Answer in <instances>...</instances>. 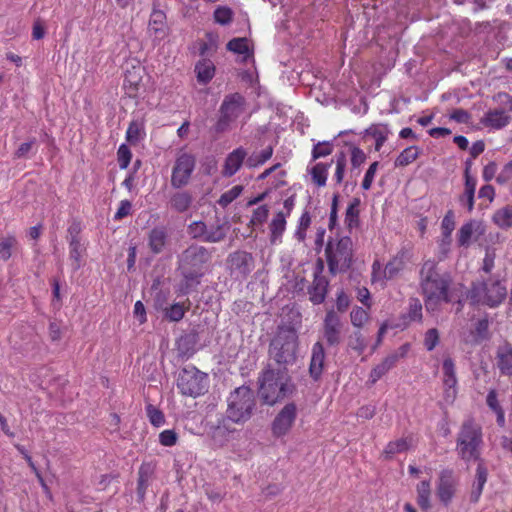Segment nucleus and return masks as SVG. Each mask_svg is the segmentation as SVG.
Returning <instances> with one entry per match:
<instances>
[{"label": "nucleus", "mask_w": 512, "mask_h": 512, "mask_svg": "<svg viewBox=\"0 0 512 512\" xmlns=\"http://www.w3.org/2000/svg\"><path fill=\"white\" fill-rule=\"evenodd\" d=\"M452 277L449 273H440L434 260H427L420 269V288L424 305L428 312L440 309L442 303H451L453 293L451 290Z\"/></svg>", "instance_id": "f257e3e1"}, {"label": "nucleus", "mask_w": 512, "mask_h": 512, "mask_svg": "<svg viewBox=\"0 0 512 512\" xmlns=\"http://www.w3.org/2000/svg\"><path fill=\"white\" fill-rule=\"evenodd\" d=\"M507 297L505 283L494 277L473 281L467 292V299L472 306L499 307Z\"/></svg>", "instance_id": "f03ea898"}, {"label": "nucleus", "mask_w": 512, "mask_h": 512, "mask_svg": "<svg viewBox=\"0 0 512 512\" xmlns=\"http://www.w3.org/2000/svg\"><path fill=\"white\" fill-rule=\"evenodd\" d=\"M483 444L482 427L469 417L460 426L456 439L458 456L465 462L480 459L481 446Z\"/></svg>", "instance_id": "7ed1b4c3"}, {"label": "nucleus", "mask_w": 512, "mask_h": 512, "mask_svg": "<svg viewBox=\"0 0 512 512\" xmlns=\"http://www.w3.org/2000/svg\"><path fill=\"white\" fill-rule=\"evenodd\" d=\"M325 257L332 275L348 271L354 257L352 239L349 236L330 237L325 246Z\"/></svg>", "instance_id": "20e7f679"}, {"label": "nucleus", "mask_w": 512, "mask_h": 512, "mask_svg": "<svg viewBox=\"0 0 512 512\" xmlns=\"http://www.w3.org/2000/svg\"><path fill=\"white\" fill-rule=\"evenodd\" d=\"M290 377L285 367L273 369L268 367L259 377V395L268 405H274L283 399L288 392Z\"/></svg>", "instance_id": "39448f33"}, {"label": "nucleus", "mask_w": 512, "mask_h": 512, "mask_svg": "<svg viewBox=\"0 0 512 512\" xmlns=\"http://www.w3.org/2000/svg\"><path fill=\"white\" fill-rule=\"evenodd\" d=\"M211 253L196 244L187 247L178 257V270L187 281H198L204 275Z\"/></svg>", "instance_id": "423d86ee"}, {"label": "nucleus", "mask_w": 512, "mask_h": 512, "mask_svg": "<svg viewBox=\"0 0 512 512\" xmlns=\"http://www.w3.org/2000/svg\"><path fill=\"white\" fill-rule=\"evenodd\" d=\"M297 334L293 328L279 327L269 345V356L286 368L296 359Z\"/></svg>", "instance_id": "0eeeda50"}, {"label": "nucleus", "mask_w": 512, "mask_h": 512, "mask_svg": "<svg viewBox=\"0 0 512 512\" xmlns=\"http://www.w3.org/2000/svg\"><path fill=\"white\" fill-rule=\"evenodd\" d=\"M255 405L254 391L248 386H240L227 398L226 416L234 423H245L251 418Z\"/></svg>", "instance_id": "6e6552de"}, {"label": "nucleus", "mask_w": 512, "mask_h": 512, "mask_svg": "<svg viewBox=\"0 0 512 512\" xmlns=\"http://www.w3.org/2000/svg\"><path fill=\"white\" fill-rule=\"evenodd\" d=\"M245 109V98L240 93L225 96L220 109L219 117L214 125L217 133H224L231 129L232 124L240 117Z\"/></svg>", "instance_id": "1a4fd4ad"}, {"label": "nucleus", "mask_w": 512, "mask_h": 512, "mask_svg": "<svg viewBox=\"0 0 512 512\" xmlns=\"http://www.w3.org/2000/svg\"><path fill=\"white\" fill-rule=\"evenodd\" d=\"M177 388L184 396L196 398L207 390V374L195 366L184 367L177 378Z\"/></svg>", "instance_id": "9d476101"}, {"label": "nucleus", "mask_w": 512, "mask_h": 512, "mask_svg": "<svg viewBox=\"0 0 512 512\" xmlns=\"http://www.w3.org/2000/svg\"><path fill=\"white\" fill-rule=\"evenodd\" d=\"M460 478L451 468L442 469L436 481V496L440 503L448 507L458 492Z\"/></svg>", "instance_id": "9b49d317"}, {"label": "nucleus", "mask_w": 512, "mask_h": 512, "mask_svg": "<svg viewBox=\"0 0 512 512\" xmlns=\"http://www.w3.org/2000/svg\"><path fill=\"white\" fill-rule=\"evenodd\" d=\"M443 398L446 403H453L458 394V378L456 365L451 357H445L442 362Z\"/></svg>", "instance_id": "f8f14e48"}, {"label": "nucleus", "mask_w": 512, "mask_h": 512, "mask_svg": "<svg viewBox=\"0 0 512 512\" xmlns=\"http://www.w3.org/2000/svg\"><path fill=\"white\" fill-rule=\"evenodd\" d=\"M297 418V406L291 402L286 404L275 416L271 424L272 435L276 438L287 435Z\"/></svg>", "instance_id": "ddd939ff"}, {"label": "nucleus", "mask_w": 512, "mask_h": 512, "mask_svg": "<svg viewBox=\"0 0 512 512\" xmlns=\"http://www.w3.org/2000/svg\"><path fill=\"white\" fill-rule=\"evenodd\" d=\"M195 168V158L191 154L183 153L175 161L172 170L171 184L175 188L185 186Z\"/></svg>", "instance_id": "4468645a"}, {"label": "nucleus", "mask_w": 512, "mask_h": 512, "mask_svg": "<svg viewBox=\"0 0 512 512\" xmlns=\"http://www.w3.org/2000/svg\"><path fill=\"white\" fill-rule=\"evenodd\" d=\"M323 269V261L319 259L312 284L308 287L309 300L315 305L323 303L328 292L329 281L322 274Z\"/></svg>", "instance_id": "2eb2a0df"}, {"label": "nucleus", "mask_w": 512, "mask_h": 512, "mask_svg": "<svg viewBox=\"0 0 512 512\" xmlns=\"http://www.w3.org/2000/svg\"><path fill=\"white\" fill-rule=\"evenodd\" d=\"M343 323L334 311H327L323 321V335L329 346H337L342 339Z\"/></svg>", "instance_id": "dca6fc26"}, {"label": "nucleus", "mask_w": 512, "mask_h": 512, "mask_svg": "<svg viewBox=\"0 0 512 512\" xmlns=\"http://www.w3.org/2000/svg\"><path fill=\"white\" fill-rule=\"evenodd\" d=\"M485 225L480 220H469L464 223L457 233V243L460 247H468L472 239L478 240L485 234Z\"/></svg>", "instance_id": "f3484780"}, {"label": "nucleus", "mask_w": 512, "mask_h": 512, "mask_svg": "<svg viewBox=\"0 0 512 512\" xmlns=\"http://www.w3.org/2000/svg\"><path fill=\"white\" fill-rule=\"evenodd\" d=\"M495 366L503 376L512 377V343L505 340L495 351Z\"/></svg>", "instance_id": "a211bd4d"}, {"label": "nucleus", "mask_w": 512, "mask_h": 512, "mask_svg": "<svg viewBox=\"0 0 512 512\" xmlns=\"http://www.w3.org/2000/svg\"><path fill=\"white\" fill-rule=\"evenodd\" d=\"M142 68L140 66H132L124 73L123 90L127 97L135 99L138 96L142 83Z\"/></svg>", "instance_id": "6ab92c4d"}, {"label": "nucleus", "mask_w": 512, "mask_h": 512, "mask_svg": "<svg viewBox=\"0 0 512 512\" xmlns=\"http://www.w3.org/2000/svg\"><path fill=\"white\" fill-rule=\"evenodd\" d=\"M246 157L247 152L243 147L234 149L225 158L221 171L222 175L224 177H231L235 175L242 167Z\"/></svg>", "instance_id": "aec40b11"}, {"label": "nucleus", "mask_w": 512, "mask_h": 512, "mask_svg": "<svg viewBox=\"0 0 512 512\" xmlns=\"http://www.w3.org/2000/svg\"><path fill=\"white\" fill-rule=\"evenodd\" d=\"M148 33L156 40H163L168 34L166 15L161 10L154 9L148 23Z\"/></svg>", "instance_id": "412c9836"}, {"label": "nucleus", "mask_w": 512, "mask_h": 512, "mask_svg": "<svg viewBox=\"0 0 512 512\" xmlns=\"http://www.w3.org/2000/svg\"><path fill=\"white\" fill-rule=\"evenodd\" d=\"M325 350L321 342H316L312 346L311 359L309 365V374L315 380H319L324 369Z\"/></svg>", "instance_id": "4be33fe9"}, {"label": "nucleus", "mask_w": 512, "mask_h": 512, "mask_svg": "<svg viewBox=\"0 0 512 512\" xmlns=\"http://www.w3.org/2000/svg\"><path fill=\"white\" fill-rule=\"evenodd\" d=\"M286 225L287 221L284 211H278L275 213L268 225L269 242L271 245H279L282 243V238L286 231Z\"/></svg>", "instance_id": "5701e85b"}, {"label": "nucleus", "mask_w": 512, "mask_h": 512, "mask_svg": "<svg viewBox=\"0 0 512 512\" xmlns=\"http://www.w3.org/2000/svg\"><path fill=\"white\" fill-rule=\"evenodd\" d=\"M147 243L153 254H160L164 251L168 243V232L166 227L157 226L148 233Z\"/></svg>", "instance_id": "b1692460"}, {"label": "nucleus", "mask_w": 512, "mask_h": 512, "mask_svg": "<svg viewBox=\"0 0 512 512\" xmlns=\"http://www.w3.org/2000/svg\"><path fill=\"white\" fill-rule=\"evenodd\" d=\"M391 130L386 123H374L367 127L364 131L366 137H371L375 141L374 149L379 152L384 143L388 140Z\"/></svg>", "instance_id": "393cba45"}, {"label": "nucleus", "mask_w": 512, "mask_h": 512, "mask_svg": "<svg viewBox=\"0 0 512 512\" xmlns=\"http://www.w3.org/2000/svg\"><path fill=\"white\" fill-rule=\"evenodd\" d=\"M511 117L505 110L493 109L485 113L481 123L493 129H502L510 123Z\"/></svg>", "instance_id": "a878e982"}, {"label": "nucleus", "mask_w": 512, "mask_h": 512, "mask_svg": "<svg viewBox=\"0 0 512 512\" xmlns=\"http://www.w3.org/2000/svg\"><path fill=\"white\" fill-rule=\"evenodd\" d=\"M69 247L71 266L74 270H77L84 264L86 257V244L79 236H73Z\"/></svg>", "instance_id": "bb28decb"}, {"label": "nucleus", "mask_w": 512, "mask_h": 512, "mask_svg": "<svg viewBox=\"0 0 512 512\" xmlns=\"http://www.w3.org/2000/svg\"><path fill=\"white\" fill-rule=\"evenodd\" d=\"M412 444V436L401 437L399 439L389 441L382 451V456L387 460L392 459L395 454L408 451L412 447Z\"/></svg>", "instance_id": "cd10ccee"}, {"label": "nucleus", "mask_w": 512, "mask_h": 512, "mask_svg": "<svg viewBox=\"0 0 512 512\" xmlns=\"http://www.w3.org/2000/svg\"><path fill=\"white\" fill-rule=\"evenodd\" d=\"M360 205L361 199L353 197L346 208L344 223L349 232L360 225Z\"/></svg>", "instance_id": "c85d7f7f"}, {"label": "nucleus", "mask_w": 512, "mask_h": 512, "mask_svg": "<svg viewBox=\"0 0 512 512\" xmlns=\"http://www.w3.org/2000/svg\"><path fill=\"white\" fill-rule=\"evenodd\" d=\"M398 362V355L391 354L385 357L381 363L376 365L370 372L369 381L375 384L382 378L389 370H391Z\"/></svg>", "instance_id": "c756f323"}, {"label": "nucleus", "mask_w": 512, "mask_h": 512, "mask_svg": "<svg viewBox=\"0 0 512 512\" xmlns=\"http://www.w3.org/2000/svg\"><path fill=\"white\" fill-rule=\"evenodd\" d=\"M197 81L202 84L209 83L215 75V65L209 58H202L195 65Z\"/></svg>", "instance_id": "7c9ffc66"}, {"label": "nucleus", "mask_w": 512, "mask_h": 512, "mask_svg": "<svg viewBox=\"0 0 512 512\" xmlns=\"http://www.w3.org/2000/svg\"><path fill=\"white\" fill-rule=\"evenodd\" d=\"M417 504L422 511L431 508V483L429 480L420 481L416 486Z\"/></svg>", "instance_id": "2f4dec72"}, {"label": "nucleus", "mask_w": 512, "mask_h": 512, "mask_svg": "<svg viewBox=\"0 0 512 512\" xmlns=\"http://www.w3.org/2000/svg\"><path fill=\"white\" fill-rule=\"evenodd\" d=\"M330 166V163L318 162L309 169L311 181L315 186L320 188L326 185Z\"/></svg>", "instance_id": "473e14b6"}, {"label": "nucleus", "mask_w": 512, "mask_h": 512, "mask_svg": "<svg viewBox=\"0 0 512 512\" xmlns=\"http://www.w3.org/2000/svg\"><path fill=\"white\" fill-rule=\"evenodd\" d=\"M486 404L489 407V409L496 414L497 424L500 427H503L505 425V411L500 405V402L498 400V394L495 389L489 390L486 396Z\"/></svg>", "instance_id": "72a5a7b5"}, {"label": "nucleus", "mask_w": 512, "mask_h": 512, "mask_svg": "<svg viewBox=\"0 0 512 512\" xmlns=\"http://www.w3.org/2000/svg\"><path fill=\"white\" fill-rule=\"evenodd\" d=\"M420 154V147L416 145L409 146L400 152V154L396 157L394 165L395 167H406L416 161Z\"/></svg>", "instance_id": "f704fd0d"}, {"label": "nucleus", "mask_w": 512, "mask_h": 512, "mask_svg": "<svg viewBox=\"0 0 512 512\" xmlns=\"http://www.w3.org/2000/svg\"><path fill=\"white\" fill-rule=\"evenodd\" d=\"M144 123L139 120H132L126 131V140L131 145H137L145 137Z\"/></svg>", "instance_id": "c9c22d12"}, {"label": "nucleus", "mask_w": 512, "mask_h": 512, "mask_svg": "<svg viewBox=\"0 0 512 512\" xmlns=\"http://www.w3.org/2000/svg\"><path fill=\"white\" fill-rule=\"evenodd\" d=\"M190 309V301L186 299L182 303H174L165 308V317L171 322H178L183 319L185 313Z\"/></svg>", "instance_id": "e433bc0d"}, {"label": "nucleus", "mask_w": 512, "mask_h": 512, "mask_svg": "<svg viewBox=\"0 0 512 512\" xmlns=\"http://www.w3.org/2000/svg\"><path fill=\"white\" fill-rule=\"evenodd\" d=\"M492 220L502 229L512 227V205H506L496 210L492 216Z\"/></svg>", "instance_id": "4c0bfd02"}, {"label": "nucleus", "mask_w": 512, "mask_h": 512, "mask_svg": "<svg viewBox=\"0 0 512 512\" xmlns=\"http://www.w3.org/2000/svg\"><path fill=\"white\" fill-rule=\"evenodd\" d=\"M252 260V255L245 251H237L230 255L232 266L241 270L242 272L250 271Z\"/></svg>", "instance_id": "58836bf2"}, {"label": "nucleus", "mask_w": 512, "mask_h": 512, "mask_svg": "<svg viewBox=\"0 0 512 512\" xmlns=\"http://www.w3.org/2000/svg\"><path fill=\"white\" fill-rule=\"evenodd\" d=\"M171 207L177 212H185L192 203V197L187 192H178L171 197Z\"/></svg>", "instance_id": "ea45409f"}, {"label": "nucleus", "mask_w": 512, "mask_h": 512, "mask_svg": "<svg viewBox=\"0 0 512 512\" xmlns=\"http://www.w3.org/2000/svg\"><path fill=\"white\" fill-rule=\"evenodd\" d=\"M369 309H364L359 306L353 307L350 312L351 324L357 328H362L370 319Z\"/></svg>", "instance_id": "a19ab883"}, {"label": "nucleus", "mask_w": 512, "mask_h": 512, "mask_svg": "<svg viewBox=\"0 0 512 512\" xmlns=\"http://www.w3.org/2000/svg\"><path fill=\"white\" fill-rule=\"evenodd\" d=\"M347 166V157L344 152H339L335 156V171L333 174V180L336 185L342 184L345 176Z\"/></svg>", "instance_id": "79ce46f5"}, {"label": "nucleus", "mask_w": 512, "mask_h": 512, "mask_svg": "<svg viewBox=\"0 0 512 512\" xmlns=\"http://www.w3.org/2000/svg\"><path fill=\"white\" fill-rule=\"evenodd\" d=\"M227 50L240 55L249 56L250 55V49H249V41L245 37H238L231 39L227 45Z\"/></svg>", "instance_id": "37998d69"}, {"label": "nucleus", "mask_w": 512, "mask_h": 512, "mask_svg": "<svg viewBox=\"0 0 512 512\" xmlns=\"http://www.w3.org/2000/svg\"><path fill=\"white\" fill-rule=\"evenodd\" d=\"M269 206L267 204H263L258 206L252 211V215L249 221L250 227H258L262 226L268 219L269 216Z\"/></svg>", "instance_id": "c03bdc74"}, {"label": "nucleus", "mask_w": 512, "mask_h": 512, "mask_svg": "<svg viewBox=\"0 0 512 512\" xmlns=\"http://www.w3.org/2000/svg\"><path fill=\"white\" fill-rule=\"evenodd\" d=\"M311 225V215L309 211H304L298 221L297 228L294 233V237L299 242H304L306 239V232L309 226Z\"/></svg>", "instance_id": "a18cd8bd"}, {"label": "nucleus", "mask_w": 512, "mask_h": 512, "mask_svg": "<svg viewBox=\"0 0 512 512\" xmlns=\"http://www.w3.org/2000/svg\"><path fill=\"white\" fill-rule=\"evenodd\" d=\"M348 347L357 352L359 355L365 351L367 343L360 329L355 330L349 336Z\"/></svg>", "instance_id": "49530a36"}, {"label": "nucleus", "mask_w": 512, "mask_h": 512, "mask_svg": "<svg viewBox=\"0 0 512 512\" xmlns=\"http://www.w3.org/2000/svg\"><path fill=\"white\" fill-rule=\"evenodd\" d=\"M234 13L228 6H218L213 13V19L217 24L228 25L233 20Z\"/></svg>", "instance_id": "de8ad7c7"}, {"label": "nucleus", "mask_w": 512, "mask_h": 512, "mask_svg": "<svg viewBox=\"0 0 512 512\" xmlns=\"http://www.w3.org/2000/svg\"><path fill=\"white\" fill-rule=\"evenodd\" d=\"M145 410L147 418L153 426L160 427L165 424L164 413L159 408L149 403L146 405Z\"/></svg>", "instance_id": "09e8293b"}, {"label": "nucleus", "mask_w": 512, "mask_h": 512, "mask_svg": "<svg viewBox=\"0 0 512 512\" xmlns=\"http://www.w3.org/2000/svg\"><path fill=\"white\" fill-rule=\"evenodd\" d=\"M242 191V185H235L228 191L224 192L217 202L222 208H226L229 204H231L235 199H237L241 195Z\"/></svg>", "instance_id": "8fccbe9b"}, {"label": "nucleus", "mask_w": 512, "mask_h": 512, "mask_svg": "<svg viewBox=\"0 0 512 512\" xmlns=\"http://www.w3.org/2000/svg\"><path fill=\"white\" fill-rule=\"evenodd\" d=\"M226 236L224 225L217 224L214 226H211L210 228L207 227V232L205 234L204 242L208 243H216L223 240Z\"/></svg>", "instance_id": "3c124183"}, {"label": "nucleus", "mask_w": 512, "mask_h": 512, "mask_svg": "<svg viewBox=\"0 0 512 512\" xmlns=\"http://www.w3.org/2000/svg\"><path fill=\"white\" fill-rule=\"evenodd\" d=\"M17 241L14 236H6L0 238V259L7 261L12 255V249Z\"/></svg>", "instance_id": "603ef678"}, {"label": "nucleus", "mask_w": 512, "mask_h": 512, "mask_svg": "<svg viewBox=\"0 0 512 512\" xmlns=\"http://www.w3.org/2000/svg\"><path fill=\"white\" fill-rule=\"evenodd\" d=\"M273 155V147L268 146L257 155H252L247 159L249 167H257L267 162Z\"/></svg>", "instance_id": "864d4df0"}, {"label": "nucleus", "mask_w": 512, "mask_h": 512, "mask_svg": "<svg viewBox=\"0 0 512 512\" xmlns=\"http://www.w3.org/2000/svg\"><path fill=\"white\" fill-rule=\"evenodd\" d=\"M474 338L477 341H483L489 336V320L488 317L485 316L482 319H479L475 323L474 331L472 332Z\"/></svg>", "instance_id": "5fc2aeb1"}, {"label": "nucleus", "mask_w": 512, "mask_h": 512, "mask_svg": "<svg viewBox=\"0 0 512 512\" xmlns=\"http://www.w3.org/2000/svg\"><path fill=\"white\" fill-rule=\"evenodd\" d=\"M333 152V145L328 141L318 142L313 146L311 155L312 160L329 156Z\"/></svg>", "instance_id": "6e6d98bb"}, {"label": "nucleus", "mask_w": 512, "mask_h": 512, "mask_svg": "<svg viewBox=\"0 0 512 512\" xmlns=\"http://www.w3.org/2000/svg\"><path fill=\"white\" fill-rule=\"evenodd\" d=\"M367 159L366 153L358 146L350 145V162L353 169L359 168Z\"/></svg>", "instance_id": "4d7b16f0"}, {"label": "nucleus", "mask_w": 512, "mask_h": 512, "mask_svg": "<svg viewBox=\"0 0 512 512\" xmlns=\"http://www.w3.org/2000/svg\"><path fill=\"white\" fill-rule=\"evenodd\" d=\"M187 231L191 238L204 241L207 225L203 221H194L188 225Z\"/></svg>", "instance_id": "13d9d810"}, {"label": "nucleus", "mask_w": 512, "mask_h": 512, "mask_svg": "<svg viewBox=\"0 0 512 512\" xmlns=\"http://www.w3.org/2000/svg\"><path fill=\"white\" fill-rule=\"evenodd\" d=\"M132 159L130 148L126 144H121L117 150V160L121 169H126Z\"/></svg>", "instance_id": "bf43d9fd"}, {"label": "nucleus", "mask_w": 512, "mask_h": 512, "mask_svg": "<svg viewBox=\"0 0 512 512\" xmlns=\"http://www.w3.org/2000/svg\"><path fill=\"white\" fill-rule=\"evenodd\" d=\"M155 469L156 464L154 462H143L139 467L137 480L149 483L154 475Z\"/></svg>", "instance_id": "052dcab7"}, {"label": "nucleus", "mask_w": 512, "mask_h": 512, "mask_svg": "<svg viewBox=\"0 0 512 512\" xmlns=\"http://www.w3.org/2000/svg\"><path fill=\"white\" fill-rule=\"evenodd\" d=\"M382 265L379 260H375L372 264V271H371V282L373 284L379 283L381 287L385 286V281L387 280L386 277L383 275Z\"/></svg>", "instance_id": "680f3d73"}, {"label": "nucleus", "mask_w": 512, "mask_h": 512, "mask_svg": "<svg viewBox=\"0 0 512 512\" xmlns=\"http://www.w3.org/2000/svg\"><path fill=\"white\" fill-rule=\"evenodd\" d=\"M439 340L438 330L436 328L428 329L424 336V346L428 351H432L438 345Z\"/></svg>", "instance_id": "e2e57ef3"}, {"label": "nucleus", "mask_w": 512, "mask_h": 512, "mask_svg": "<svg viewBox=\"0 0 512 512\" xmlns=\"http://www.w3.org/2000/svg\"><path fill=\"white\" fill-rule=\"evenodd\" d=\"M442 233L444 237L449 238L455 228L454 213L452 210L447 211L441 222Z\"/></svg>", "instance_id": "0e129e2a"}, {"label": "nucleus", "mask_w": 512, "mask_h": 512, "mask_svg": "<svg viewBox=\"0 0 512 512\" xmlns=\"http://www.w3.org/2000/svg\"><path fill=\"white\" fill-rule=\"evenodd\" d=\"M493 100L500 105V110H505L506 113L512 112V96L507 92H499Z\"/></svg>", "instance_id": "69168bd1"}, {"label": "nucleus", "mask_w": 512, "mask_h": 512, "mask_svg": "<svg viewBox=\"0 0 512 512\" xmlns=\"http://www.w3.org/2000/svg\"><path fill=\"white\" fill-rule=\"evenodd\" d=\"M178 441V435L173 429L163 430L159 434V442L162 446L171 447Z\"/></svg>", "instance_id": "338daca9"}, {"label": "nucleus", "mask_w": 512, "mask_h": 512, "mask_svg": "<svg viewBox=\"0 0 512 512\" xmlns=\"http://www.w3.org/2000/svg\"><path fill=\"white\" fill-rule=\"evenodd\" d=\"M512 181V160L506 163L499 174L496 176V182L499 185H505Z\"/></svg>", "instance_id": "774afa93"}]
</instances>
